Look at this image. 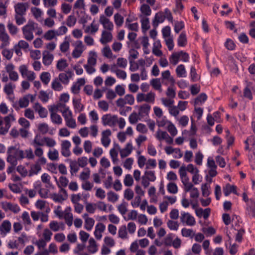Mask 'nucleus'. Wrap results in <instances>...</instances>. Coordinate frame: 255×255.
Segmentation results:
<instances>
[{
    "label": "nucleus",
    "mask_w": 255,
    "mask_h": 255,
    "mask_svg": "<svg viewBox=\"0 0 255 255\" xmlns=\"http://www.w3.org/2000/svg\"><path fill=\"white\" fill-rule=\"evenodd\" d=\"M70 47V38L66 36L63 41L60 44L59 48L62 52L65 53L67 52Z\"/></svg>",
    "instance_id": "obj_42"
},
{
    "label": "nucleus",
    "mask_w": 255,
    "mask_h": 255,
    "mask_svg": "<svg viewBox=\"0 0 255 255\" xmlns=\"http://www.w3.org/2000/svg\"><path fill=\"white\" fill-rule=\"evenodd\" d=\"M35 98V95L27 94L19 99L18 105L20 108H23L27 107L29 103V101L33 102Z\"/></svg>",
    "instance_id": "obj_14"
},
{
    "label": "nucleus",
    "mask_w": 255,
    "mask_h": 255,
    "mask_svg": "<svg viewBox=\"0 0 255 255\" xmlns=\"http://www.w3.org/2000/svg\"><path fill=\"white\" fill-rule=\"evenodd\" d=\"M33 108L35 111L38 113L40 118H44L47 117V111L46 109L43 107L39 103H35Z\"/></svg>",
    "instance_id": "obj_31"
},
{
    "label": "nucleus",
    "mask_w": 255,
    "mask_h": 255,
    "mask_svg": "<svg viewBox=\"0 0 255 255\" xmlns=\"http://www.w3.org/2000/svg\"><path fill=\"white\" fill-rule=\"evenodd\" d=\"M155 137L157 140L161 142L164 140L168 144H172L173 142V138L167 131L158 129L155 134Z\"/></svg>",
    "instance_id": "obj_6"
},
{
    "label": "nucleus",
    "mask_w": 255,
    "mask_h": 255,
    "mask_svg": "<svg viewBox=\"0 0 255 255\" xmlns=\"http://www.w3.org/2000/svg\"><path fill=\"white\" fill-rule=\"evenodd\" d=\"M89 253L94 254L98 251V245L93 238H90L87 247Z\"/></svg>",
    "instance_id": "obj_33"
},
{
    "label": "nucleus",
    "mask_w": 255,
    "mask_h": 255,
    "mask_svg": "<svg viewBox=\"0 0 255 255\" xmlns=\"http://www.w3.org/2000/svg\"><path fill=\"white\" fill-rule=\"evenodd\" d=\"M98 54L95 50H91L88 52L87 63L91 65H96Z\"/></svg>",
    "instance_id": "obj_35"
},
{
    "label": "nucleus",
    "mask_w": 255,
    "mask_h": 255,
    "mask_svg": "<svg viewBox=\"0 0 255 255\" xmlns=\"http://www.w3.org/2000/svg\"><path fill=\"white\" fill-rule=\"evenodd\" d=\"M71 146V143L70 141L68 140H63L61 141V154L65 157H69L71 155V152L70 148Z\"/></svg>",
    "instance_id": "obj_16"
},
{
    "label": "nucleus",
    "mask_w": 255,
    "mask_h": 255,
    "mask_svg": "<svg viewBox=\"0 0 255 255\" xmlns=\"http://www.w3.org/2000/svg\"><path fill=\"white\" fill-rule=\"evenodd\" d=\"M72 103L75 113H80L83 111L84 107L81 104L80 99L73 98Z\"/></svg>",
    "instance_id": "obj_38"
},
{
    "label": "nucleus",
    "mask_w": 255,
    "mask_h": 255,
    "mask_svg": "<svg viewBox=\"0 0 255 255\" xmlns=\"http://www.w3.org/2000/svg\"><path fill=\"white\" fill-rule=\"evenodd\" d=\"M57 36L55 30L50 29L43 35V38L47 40H51Z\"/></svg>",
    "instance_id": "obj_63"
},
{
    "label": "nucleus",
    "mask_w": 255,
    "mask_h": 255,
    "mask_svg": "<svg viewBox=\"0 0 255 255\" xmlns=\"http://www.w3.org/2000/svg\"><path fill=\"white\" fill-rule=\"evenodd\" d=\"M245 143L246 146L245 149L246 150H250V145H252L255 148V137L253 136H249L245 141Z\"/></svg>",
    "instance_id": "obj_54"
},
{
    "label": "nucleus",
    "mask_w": 255,
    "mask_h": 255,
    "mask_svg": "<svg viewBox=\"0 0 255 255\" xmlns=\"http://www.w3.org/2000/svg\"><path fill=\"white\" fill-rule=\"evenodd\" d=\"M58 107L63 108V109L60 110V112L61 113L64 120L73 116V113L70 110L69 107L67 106L65 104H62L61 103L58 105Z\"/></svg>",
    "instance_id": "obj_36"
},
{
    "label": "nucleus",
    "mask_w": 255,
    "mask_h": 255,
    "mask_svg": "<svg viewBox=\"0 0 255 255\" xmlns=\"http://www.w3.org/2000/svg\"><path fill=\"white\" fill-rule=\"evenodd\" d=\"M82 196L85 198H87L89 197V194H82L80 193L73 194L71 196V202L73 204L79 203V201L82 199Z\"/></svg>",
    "instance_id": "obj_50"
},
{
    "label": "nucleus",
    "mask_w": 255,
    "mask_h": 255,
    "mask_svg": "<svg viewBox=\"0 0 255 255\" xmlns=\"http://www.w3.org/2000/svg\"><path fill=\"white\" fill-rule=\"evenodd\" d=\"M181 224L184 226L193 227L196 224V220L193 216L188 212L181 211L179 216Z\"/></svg>",
    "instance_id": "obj_4"
},
{
    "label": "nucleus",
    "mask_w": 255,
    "mask_h": 255,
    "mask_svg": "<svg viewBox=\"0 0 255 255\" xmlns=\"http://www.w3.org/2000/svg\"><path fill=\"white\" fill-rule=\"evenodd\" d=\"M91 171L89 168H84L79 175V179L82 181H88L90 176Z\"/></svg>",
    "instance_id": "obj_53"
},
{
    "label": "nucleus",
    "mask_w": 255,
    "mask_h": 255,
    "mask_svg": "<svg viewBox=\"0 0 255 255\" xmlns=\"http://www.w3.org/2000/svg\"><path fill=\"white\" fill-rule=\"evenodd\" d=\"M118 237L122 240H128V232L126 225L121 226L118 230Z\"/></svg>",
    "instance_id": "obj_39"
},
{
    "label": "nucleus",
    "mask_w": 255,
    "mask_h": 255,
    "mask_svg": "<svg viewBox=\"0 0 255 255\" xmlns=\"http://www.w3.org/2000/svg\"><path fill=\"white\" fill-rule=\"evenodd\" d=\"M166 129L169 132L171 137L175 136L178 133V130L175 126L171 122V123L166 127Z\"/></svg>",
    "instance_id": "obj_56"
},
{
    "label": "nucleus",
    "mask_w": 255,
    "mask_h": 255,
    "mask_svg": "<svg viewBox=\"0 0 255 255\" xmlns=\"http://www.w3.org/2000/svg\"><path fill=\"white\" fill-rule=\"evenodd\" d=\"M54 59L53 55L48 50H44L42 54V62L45 66L50 65Z\"/></svg>",
    "instance_id": "obj_26"
},
{
    "label": "nucleus",
    "mask_w": 255,
    "mask_h": 255,
    "mask_svg": "<svg viewBox=\"0 0 255 255\" xmlns=\"http://www.w3.org/2000/svg\"><path fill=\"white\" fill-rule=\"evenodd\" d=\"M51 88L56 91H61L63 87L58 78L54 79L51 82Z\"/></svg>",
    "instance_id": "obj_52"
},
{
    "label": "nucleus",
    "mask_w": 255,
    "mask_h": 255,
    "mask_svg": "<svg viewBox=\"0 0 255 255\" xmlns=\"http://www.w3.org/2000/svg\"><path fill=\"white\" fill-rule=\"evenodd\" d=\"M47 156L49 159L52 161L57 160L59 157V153L57 149H50L48 152Z\"/></svg>",
    "instance_id": "obj_62"
},
{
    "label": "nucleus",
    "mask_w": 255,
    "mask_h": 255,
    "mask_svg": "<svg viewBox=\"0 0 255 255\" xmlns=\"http://www.w3.org/2000/svg\"><path fill=\"white\" fill-rule=\"evenodd\" d=\"M223 190L225 196H228L231 193L239 195V194L237 192V187L234 185L227 183L223 187Z\"/></svg>",
    "instance_id": "obj_22"
},
{
    "label": "nucleus",
    "mask_w": 255,
    "mask_h": 255,
    "mask_svg": "<svg viewBox=\"0 0 255 255\" xmlns=\"http://www.w3.org/2000/svg\"><path fill=\"white\" fill-rule=\"evenodd\" d=\"M67 197L66 191L64 189H60L58 193H54L49 194V198L56 203H62Z\"/></svg>",
    "instance_id": "obj_9"
},
{
    "label": "nucleus",
    "mask_w": 255,
    "mask_h": 255,
    "mask_svg": "<svg viewBox=\"0 0 255 255\" xmlns=\"http://www.w3.org/2000/svg\"><path fill=\"white\" fill-rule=\"evenodd\" d=\"M0 41L1 43L0 45V48H3L8 46L10 43V38L7 33L0 35Z\"/></svg>",
    "instance_id": "obj_46"
},
{
    "label": "nucleus",
    "mask_w": 255,
    "mask_h": 255,
    "mask_svg": "<svg viewBox=\"0 0 255 255\" xmlns=\"http://www.w3.org/2000/svg\"><path fill=\"white\" fill-rule=\"evenodd\" d=\"M204 155L201 151H198L195 154L194 162L199 166H201L203 164V160Z\"/></svg>",
    "instance_id": "obj_60"
},
{
    "label": "nucleus",
    "mask_w": 255,
    "mask_h": 255,
    "mask_svg": "<svg viewBox=\"0 0 255 255\" xmlns=\"http://www.w3.org/2000/svg\"><path fill=\"white\" fill-rule=\"evenodd\" d=\"M6 154V161L14 165L17 164L18 160L25 158L24 151L20 149L18 145L9 146Z\"/></svg>",
    "instance_id": "obj_1"
},
{
    "label": "nucleus",
    "mask_w": 255,
    "mask_h": 255,
    "mask_svg": "<svg viewBox=\"0 0 255 255\" xmlns=\"http://www.w3.org/2000/svg\"><path fill=\"white\" fill-rule=\"evenodd\" d=\"M133 149L132 142H128L124 148H121L120 156L122 158L126 157L129 155Z\"/></svg>",
    "instance_id": "obj_27"
},
{
    "label": "nucleus",
    "mask_w": 255,
    "mask_h": 255,
    "mask_svg": "<svg viewBox=\"0 0 255 255\" xmlns=\"http://www.w3.org/2000/svg\"><path fill=\"white\" fill-rule=\"evenodd\" d=\"M50 229L53 232L63 231L65 229V225L62 222H58L56 221H52L49 225Z\"/></svg>",
    "instance_id": "obj_29"
},
{
    "label": "nucleus",
    "mask_w": 255,
    "mask_h": 255,
    "mask_svg": "<svg viewBox=\"0 0 255 255\" xmlns=\"http://www.w3.org/2000/svg\"><path fill=\"white\" fill-rule=\"evenodd\" d=\"M144 178H146L148 181L150 182H154L155 181L156 177L155 174V172L151 170H146L144 172Z\"/></svg>",
    "instance_id": "obj_57"
},
{
    "label": "nucleus",
    "mask_w": 255,
    "mask_h": 255,
    "mask_svg": "<svg viewBox=\"0 0 255 255\" xmlns=\"http://www.w3.org/2000/svg\"><path fill=\"white\" fill-rule=\"evenodd\" d=\"M164 151L168 155H172L174 158L180 159L183 156V153L179 148H175L171 146H166Z\"/></svg>",
    "instance_id": "obj_10"
},
{
    "label": "nucleus",
    "mask_w": 255,
    "mask_h": 255,
    "mask_svg": "<svg viewBox=\"0 0 255 255\" xmlns=\"http://www.w3.org/2000/svg\"><path fill=\"white\" fill-rule=\"evenodd\" d=\"M15 14L24 15L28 8V4L26 3H17L14 6Z\"/></svg>",
    "instance_id": "obj_28"
},
{
    "label": "nucleus",
    "mask_w": 255,
    "mask_h": 255,
    "mask_svg": "<svg viewBox=\"0 0 255 255\" xmlns=\"http://www.w3.org/2000/svg\"><path fill=\"white\" fill-rule=\"evenodd\" d=\"M139 116L142 118L147 116L151 109V106L147 104H144L141 106H136Z\"/></svg>",
    "instance_id": "obj_19"
},
{
    "label": "nucleus",
    "mask_w": 255,
    "mask_h": 255,
    "mask_svg": "<svg viewBox=\"0 0 255 255\" xmlns=\"http://www.w3.org/2000/svg\"><path fill=\"white\" fill-rule=\"evenodd\" d=\"M112 31L103 30L102 31L101 37L100 38V42L102 44H106L112 41Z\"/></svg>",
    "instance_id": "obj_18"
},
{
    "label": "nucleus",
    "mask_w": 255,
    "mask_h": 255,
    "mask_svg": "<svg viewBox=\"0 0 255 255\" xmlns=\"http://www.w3.org/2000/svg\"><path fill=\"white\" fill-rule=\"evenodd\" d=\"M154 58L151 56L150 57H145V59L140 58L138 59V64L140 68L150 67L153 63Z\"/></svg>",
    "instance_id": "obj_30"
},
{
    "label": "nucleus",
    "mask_w": 255,
    "mask_h": 255,
    "mask_svg": "<svg viewBox=\"0 0 255 255\" xmlns=\"http://www.w3.org/2000/svg\"><path fill=\"white\" fill-rule=\"evenodd\" d=\"M40 78L44 84L47 85L51 79L50 74L48 72H43L41 73Z\"/></svg>",
    "instance_id": "obj_64"
},
{
    "label": "nucleus",
    "mask_w": 255,
    "mask_h": 255,
    "mask_svg": "<svg viewBox=\"0 0 255 255\" xmlns=\"http://www.w3.org/2000/svg\"><path fill=\"white\" fill-rule=\"evenodd\" d=\"M99 29V25L93 21L90 25L86 27L85 29L86 33L95 34Z\"/></svg>",
    "instance_id": "obj_40"
},
{
    "label": "nucleus",
    "mask_w": 255,
    "mask_h": 255,
    "mask_svg": "<svg viewBox=\"0 0 255 255\" xmlns=\"http://www.w3.org/2000/svg\"><path fill=\"white\" fill-rule=\"evenodd\" d=\"M15 87V85L14 83L9 82L4 85L3 90L7 96H11L13 95L14 90Z\"/></svg>",
    "instance_id": "obj_41"
},
{
    "label": "nucleus",
    "mask_w": 255,
    "mask_h": 255,
    "mask_svg": "<svg viewBox=\"0 0 255 255\" xmlns=\"http://www.w3.org/2000/svg\"><path fill=\"white\" fill-rule=\"evenodd\" d=\"M1 208L5 212L11 211L15 214L18 213L20 211L19 206L14 203L7 202H3L1 203Z\"/></svg>",
    "instance_id": "obj_11"
},
{
    "label": "nucleus",
    "mask_w": 255,
    "mask_h": 255,
    "mask_svg": "<svg viewBox=\"0 0 255 255\" xmlns=\"http://www.w3.org/2000/svg\"><path fill=\"white\" fill-rule=\"evenodd\" d=\"M11 229V224L7 220H4L0 225V234L2 237H5Z\"/></svg>",
    "instance_id": "obj_13"
},
{
    "label": "nucleus",
    "mask_w": 255,
    "mask_h": 255,
    "mask_svg": "<svg viewBox=\"0 0 255 255\" xmlns=\"http://www.w3.org/2000/svg\"><path fill=\"white\" fill-rule=\"evenodd\" d=\"M187 44V39L185 32H182L177 39V45L179 47H185Z\"/></svg>",
    "instance_id": "obj_45"
},
{
    "label": "nucleus",
    "mask_w": 255,
    "mask_h": 255,
    "mask_svg": "<svg viewBox=\"0 0 255 255\" xmlns=\"http://www.w3.org/2000/svg\"><path fill=\"white\" fill-rule=\"evenodd\" d=\"M55 179L57 182L58 186L60 189H63L64 187H66L69 182L68 179L63 176H60L58 180H57L56 177H55Z\"/></svg>",
    "instance_id": "obj_48"
},
{
    "label": "nucleus",
    "mask_w": 255,
    "mask_h": 255,
    "mask_svg": "<svg viewBox=\"0 0 255 255\" xmlns=\"http://www.w3.org/2000/svg\"><path fill=\"white\" fill-rule=\"evenodd\" d=\"M101 121L104 126L114 127L117 124L118 116L110 114H105L102 117Z\"/></svg>",
    "instance_id": "obj_5"
},
{
    "label": "nucleus",
    "mask_w": 255,
    "mask_h": 255,
    "mask_svg": "<svg viewBox=\"0 0 255 255\" xmlns=\"http://www.w3.org/2000/svg\"><path fill=\"white\" fill-rule=\"evenodd\" d=\"M207 99V96L204 93L199 95L194 100V105L196 106L200 105L204 103Z\"/></svg>",
    "instance_id": "obj_55"
},
{
    "label": "nucleus",
    "mask_w": 255,
    "mask_h": 255,
    "mask_svg": "<svg viewBox=\"0 0 255 255\" xmlns=\"http://www.w3.org/2000/svg\"><path fill=\"white\" fill-rule=\"evenodd\" d=\"M194 231L192 229L184 228L181 230V235L185 238H193L194 235Z\"/></svg>",
    "instance_id": "obj_59"
},
{
    "label": "nucleus",
    "mask_w": 255,
    "mask_h": 255,
    "mask_svg": "<svg viewBox=\"0 0 255 255\" xmlns=\"http://www.w3.org/2000/svg\"><path fill=\"white\" fill-rule=\"evenodd\" d=\"M177 76L180 78H185L187 76V72L183 64L179 65L176 68Z\"/></svg>",
    "instance_id": "obj_43"
},
{
    "label": "nucleus",
    "mask_w": 255,
    "mask_h": 255,
    "mask_svg": "<svg viewBox=\"0 0 255 255\" xmlns=\"http://www.w3.org/2000/svg\"><path fill=\"white\" fill-rule=\"evenodd\" d=\"M37 26L38 24L34 21H29L22 28L24 38L28 41L32 40L34 38L33 32Z\"/></svg>",
    "instance_id": "obj_3"
},
{
    "label": "nucleus",
    "mask_w": 255,
    "mask_h": 255,
    "mask_svg": "<svg viewBox=\"0 0 255 255\" xmlns=\"http://www.w3.org/2000/svg\"><path fill=\"white\" fill-rule=\"evenodd\" d=\"M53 212L55 215L59 219H64L68 226L73 224V217L71 213V208L67 207L64 211L60 206H55Z\"/></svg>",
    "instance_id": "obj_2"
},
{
    "label": "nucleus",
    "mask_w": 255,
    "mask_h": 255,
    "mask_svg": "<svg viewBox=\"0 0 255 255\" xmlns=\"http://www.w3.org/2000/svg\"><path fill=\"white\" fill-rule=\"evenodd\" d=\"M99 22L102 25L104 30H113L114 27L113 23L105 15L102 14L100 16Z\"/></svg>",
    "instance_id": "obj_12"
},
{
    "label": "nucleus",
    "mask_w": 255,
    "mask_h": 255,
    "mask_svg": "<svg viewBox=\"0 0 255 255\" xmlns=\"http://www.w3.org/2000/svg\"><path fill=\"white\" fill-rule=\"evenodd\" d=\"M112 134V132L110 129H108L105 130L102 132V137H101V143L102 145L105 147H107L109 146L111 143V140L110 139V136Z\"/></svg>",
    "instance_id": "obj_15"
},
{
    "label": "nucleus",
    "mask_w": 255,
    "mask_h": 255,
    "mask_svg": "<svg viewBox=\"0 0 255 255\" xmlns=\"http://www.w3.org/2000/svg\"><path fill=\"white\" fill-rule=\"evenodd\" d=\"M161 48L162 44L159 39L153 40L152 52L154 55L156 56H161L163 54Z\"/></svg>",
    "instance_id": "obj_21"
},
{
    "label": "nucleus",
    "mask_w": 255,
    "mask_h": 255,
    "mask_svg": "<svg viewBox=\"0 0 255 255\" xmlns=\"http://www.w3.org/2000/svg\"><path fill=\"white\" fill-rule=\"evenodd\" d=\"M121 147L117 143H114V147L110 150V155L114 163H117L119 161L118 154L120 152Z\"/></svg>",
    "instance_id": "obj_17"
},
{
    "label": "nucleus",
    "mask_w": 255,
    "mask_h": 255,
    "mask_svg": "<svg viewBox=\"0 0 255 255\" xmlns=\"http://www.w3.org/2000/svg\"><path fill=\"white\" fill-rule=\"evenodd\" d=\"M155 99V94L151 91L147 94L138 93L136 97V100L138 103L145 102L153 104L154 103Z\"/></svg>",
    "instance_id": "obj_7"
},
{
    "label": "nucleus",
    "mask_w": 255,
    "mask_h": 255,
    "mask_svg": "<svg viewBox=\"0 0 255 255\" xmlns=\"http://www.w3.org/2000/svg\"><path fill=\"white\" fill-rule=\"evenodd\" d=\"M165 20V16L163 12L162 11L156 13L152 21V25L155 28L158 26L159 23H161Z\"/></svg>",
    "instance_id": "obj_32"
},
{
    "label": "nucleus",
    "mask_w": 255,
    "mask_h": 255,
    "mask_svg": "<svg viewBox=\"0 0 255 255\" xmlns=\"http://www.w3.org/2000/svg\"><path fill=\"white\" fill-rule=\"evenodd\" d=\"M103 55L109 59H114L116 57V56L113 55L112 50L109 46H107L104 47L101 50Z\"/></svg>",
    "instance_id": "obj_49"
},
{
    "label": "nucleus",
    "mask_w": 255,
    "mask_h": 255,
    "mask_svg": "<svg viewBox=\"0 0 255 255\" xmlns=\"http://www.w3.org/2000/svg\"><path fill=\"white\" fill-rule=\"evenodd\" d=\"M15 119L14 116L12 114H9V115L3 118L4 126L9 129L11 127V123L15 121Z\"/></svg>",
    "instance_id": "obj_51"
},
{
    "label": "nucleus",
    "mask_w": 255,
    "mask_h": 255,
    "mask_svg": "<svg viewBox=\"0 0 255 255\" xmlns=\"http://www.w3.org/2000/svg\"><path fill=\"white\" fill-rule=\"evenodd\" d=\"M19 71L21 76L28 81H32L36 78L35 73L32 71L29 70L25 65H20L19 67Z\"/></svg>",
    "instance_id": "obj_8"
},
{
    "label": "nucleus",
    "mask_w": 255,
    "mask_h": 255,
    "mask_svg": "<svg viewBox=\"0 0 255 255\" xmlns=\"http://www.w3.org/2000/svg\"><path fill=\"white\" fill-rule=\"evenodd\" d=\"M31 144L33 147H41L44 146V137H42L40 134H36Z\"/></svg>",
    "instance_id": "obj_34"
},
{
    "label": "nucleus",
    "mask_w": 255,
    "mask_h": 255,
    "mask_svg": "<svg viewBox=\"0 0 255 255\" xmlns=\"http://www.w3.org/2000/svg\"><path fill=\"white\" fill-rule=\"evenodd\" d=\"M50 113V119L51 122L55 124L61 125L62 123V119L61 116L56 113L55 107L49 109Z\"/></svg>",
    "instance_id": "obj_20"
},
{
    "label": "nucleus",
    "mask_w": 255,
    "mask_h": 255,
    "mask_svg": "<svg viewBox=\"0 0 255 255\" xmlns=\"http://www.w3.org/2000/svg\"><path fill=\"white\" fill-rule=\"evenodd\" d=\"M113 65H115L118 68L125 69L128 65V61L126 58L120 57L117 59V63Z\"/></svg>",
    "instance_id": "obj_58"
},
{
    "label": "nucleus",
    "mask_w": 255,
    "mask_h": 255,
    "mask_svg": "<svg viewBox=\"0 0 255 255\" xmlns=\"http://www.w3.org/2000/svg\"><path fill=\"white\" fill-rule=\"evenodd\" d=\"M140 11L141 14L140 16L146 17L149 16L151 14V9L149 6L146 4H143L140 7Z\"/></svg>",
    "instance_id": "obj_47"
},
{
    "label": "nucleus",
    "mask_w": 255,
    "mask_h": 255,
    "mask_svg": "<svg viewBox=\"0 0 255 255\" xmlns=\"http://www.w3.org/2000/svg\"><path fill=\"white\" fill-rule=\"evenodd\" d=\"M106 229V226L101 223H98L95 228L94 236L97 240H100L102 237V233Z\"/></svg>",
    "instance_id": "obj_24"
},
{
    "label": "nucleus",
    "mask_w": 255,
    "mask_h": 255,
    "mask_svg": "<svg viewBox=\"0 0 255 255\" xmlns=\"http://www.w3.org/2000/svg\"><path fill=\"white\" fill-rule=\"evenodd\" d=\"M61 11L65 14L69 13L72 10V5L70 3L63 2L60 6Z\"/></svg>",
    "instance_id": "obj_61"
},
{
    "label": "nucleus",
    "mask_w": 255,
    "mask_h": 255,
    "mask_svg": "<svg viewBox=\"0 0 255 255\" xmlns=\"http://www.w3.org/2000/svg\"><path fill=\"white\" fill-rule=\"evenodd\" d=\"M110 70L112 73H115L119 79L125 80L127 78V73L125 71L118 68L115 65L111 66Z\"/></svg>",
    "instance_id": "obj_25"
},
{
    "label": "nucleus",
    "mask_w": 255,
    "mask_h": 255,
    "mask_svg": "<svg viewBox=\"0 0 255 255\" xmlns=\"http://www.w3.org/2000/svg\"><path fill=\"white\" fill-rule=\"evenodd\" d=\"M139 17L140 18L142 32L144 34H145L150 27L149 19L148 18L145 16H139Z\"/></svg>",
    "instance_id": "obj_37"
},
{
    "label": "nucleus",
    "mask_w": 255,
    "mask_h": 255,
    "mask_svg": "<svg viewBox=\"0 0 255 255\" xmlns=\"http://www.w3.org/2000/svg\"><path fill=\"white\" fill-rule=\"evenodd\" d=\"M74 74L71 71H67L66 73H61L59 74L58 79L63 84L67 85L70 80L72 78Z\"/></svg>",
    "instance_id": "obj_23"
},
{
    "label": "nucleus",
    "mask_w": 255,
    "mask_h": 255,
    "mask_svg": "<svg viewBox=\"0 0 255 255\" xmlns=\"http://www.w3.org/2000/svg\"><path fill=\"white\" fill-rule=\"evenodd\" d=\"M171 122L167 119L166 116H163L156 120L157 125L159 128H166Z\"/></svg>",
    "instance_id": "obj_44"
}]
</instances>
